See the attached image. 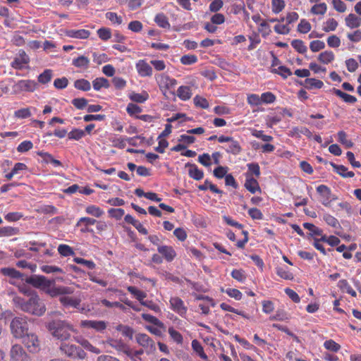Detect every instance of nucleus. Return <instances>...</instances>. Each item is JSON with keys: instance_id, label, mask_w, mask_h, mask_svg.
<instances>
[{"instance_id": "nucleus-54", "label": "nucleus", "mask_w": 361, "mask_h": 361, "mask_svg": "<svg viewBox=\"0 0 361 361\" xmlns=\"http://www.w3.org/2000/svg\"><path fill=\"white\" fill-rule=\"evenodd\" d=\"M323 219L329 226L333 228H338L341 227L338 219L329 214H325L323 216Z\"/></svg>"}, {"instance_id": "nucleus-17", "label": "nucleus", "mask_w": 361, "mask_h": 361, "mask_svg": "<svg viewBox=\"0 0 361 361\" xmlns=\"http://www.w3.org/2000/svg\"><path fill=\"white\" fill-rule=\"evenodd\" d=\"M157 250L159 253L161 254L167 262H172L176 256V252L171 246H158Z\"/></svg>"}, {"instance_id": "nucleus-33", "label": "nucleus", "mask_w": 361, "mask_h": 361, "mask_svg": "<svg viewBox=\"0 0 361 361\" xmlns=\"http://www.w3.org/2000/svg\"><path fill=\"white\" fill-rule=\"evenodd\" d=\"M92 86L94 90L99 91L102 88H109L110 83L106 78L100 77L97 78L92 81Z\"/></svg>"}, {"instance_id": "nucleus-27", "label": "nucleus", "mask_w": 361, "mask_h": 361, "mask_svg": "<svg viewBox=\"0 0 361 361\" xmlns=\"http://www.w3.org/2000/svg\"><path fill=\"white\" fill-rule=\"evenodd\" d=\"M177 96L182 101H187L192 97V90L189 86L182 85L177 90Z\"/></svg>"}, {"instance_id": "nucleus-13", "label": "nucleus", "mask_w": 361, "mask_h": 361, "mask_svg": "<svg viewBox=\"0 0 361 361\" xmlns=\"http://www.w3.org/2000/svg\"><path fill=\"white\" fill-rule=\"evenodd\" d=\"M245 181L244 183V187L247 190H248L252 194H255L257 192H261L262 190L259 186V184L257 180V178H254L250 176V174H245Z\"/></svg>"}, {"instance_id": "nucleus-11", "label": "nucleus", "mask_w": 361, "mask_h": 361, "mask_svg": "<svg viewBox=\"0 0 361 361\" xmlns=\"http://www.w3.org/2000/svg\"><path fill=\"white\" fill-rule=\"evenodd\" d=\"M155 78L161 91L169 90L176 85L177 82L176 79L171 78L166 74H159Z\"/></svg>"}, {"instance_id": "nucleus-56", "label": "nucleus", "mask_w": 361, "mask_h": 361, "mask_svg": "<svg viewBox=\"0 0 361 361\" xmlns=\"http://www.w3.org/2000/svg\"><path fill=\"white\" fill-rule=\"evenodd\" d=\"M59 253L63 257H68L75 254L72 247L68 245L61 244L58 247Z\"/></svg>"}, {"instance_id": "nucleus-31", "label": "nucleus", "mask_w": 361, "mask_h": 361, "mask_svg": "<svg viewBox=\"0 0 361 361\" xmlns=\"http://www.w3.org/2000/svg\"><path fill=\"white\" fill-rule=\"evenodd\" d=\"M317 59L322 63L329 64L334 61L335 55L332 51H324L319 54Z\"/></svg>"}, {"instance_id": "nucleus-51", "label": "nucleus", "mask_w": 361, "mask_h": 361, "mask_svg": "<svg viewBox=\"0 0 361 361\" xmlns=\"http://www.w3.org/2000/svg\"><path fill=\"white\" fill-rule=\"evenodd\" d=\"M291 46L300 54H305L307 52V48L304 42L301 39H293L291 42Z\"/></svg>"}, {"instance_id": "nucleus-1", "label": "nucleus", "mask_w": 361, "mask_h": 361, "mask_svg": "<svg viewBox=\"0 0 361 361\" xmlns=\"http://www.w3.org/2000/svg\"><path fill=\"white\" fill-rule=\"evenodd\" d=\"M13 302L23 312L38 317L42 316L47 310L45 304L35 293L29 294L28 298L15 296Z\"/></svg>"}, {"instance_id": "nucleus-48", "label": "nucleus", "mask_w": 361, "mask_h": 361, "mask_svg": "<svg viewBox=\"0 0 361 361\" xmlns=\"http://www.w3.org/2000/svg\"><path fill=\"white\" fill-rule=\"evenodd\" d=\"M312 26L308 20L305 18L300 20L298 25L297 31L300 33L306 34L311 30Z\"/></svg>"}, {"instance_id": "nucleus-28", "label": "nucleus", "mask_w": 361, "mask_h": 361, "mask_svg": "<svg viewBox=\"0 0 361 361\" xmlns=\"http://www.w3.org/2000/svg\"><path fill=\"white\" fill-rule=\"evenodd\" d=\"M90 59L85 56H80L76 59H74L72 61V64L78 68L87 70L90 66Z\"/></svg>"}, {"instance_id": "nucleus-64", "label": "nucleus", "mask_w": 361, "mask_h": 361, "mask_svg": "<svg viewBox=\"0 0 361 361\" xmlns=\"http://www.w3.org/2000/svg\"><path fill=\"white\" fill-rule=\"evenodd\" d=\"M144 353V350H133L130 348L126 355L132 360V361H141L140 355Z\"/></svg>"}, {"instance_id": "nucleus-26", "label": "nucleus", "mask_w": 361, "mask_h": 361, "mask_svg": "<svg viewBox=\"0 0 361 361\" xmlns=\"http://www.w3.org/2000/svg\"><path fill=\"white\" fill-rule=\"evenodd\" d=\"M108 343L119 353H123L126 355L129 348L128 345L124 343L121 340L111 339Z\"/></svg>"}, {"instance_id": "nucleus-23", "label": "nucleus", "mask_w": 361, "mask_h": 361, "mask_svg": "<svg viewBox=\"0 0 361 361\" xmlns=\"http://www.w3.org/2000/svg\"><path fill=\"white\" fill-rule=\"evenodd\" d=\"M301 135H304L308 138H311L312 137V132L307 128L304 126L293 127L290 131V135L292 137H300Z\"/></svg>"}, {"instance_id": "nucleus-45", "label": "nucleus", "mask_w": 361, "mask_h": 361, "mask_svg": "<svg viewBox=\"0 0 361 361\" xmlns=\"http://www.w3.org/2000/svg\"><path fill=\"white\" fill-rule=\"evenodd\" d=\"M286 7V2L284 0H271V11L275 13H279Z\"/></svg>"}, {"instance_id": "nucleus-61", "label": "nucleus", "mask_w": 361, "mask_h": 361, "mask_svg": "<svg viewBox=\"0 0 361 361\" xmlns=\"http://www.w3.org/2000/svg\"><path fill=\"white\" fill-rule=\"evenodd\" d=\"M324 347L326 350L334 353H337L341 349V345L332 339L326 341L324 343Z\"/></svg>"}, {"instance_id": "nucleus-7", "label": "nucleus", "mask_w": 361, "mask_h": 361, "mask_svg": "<svg viewBox=\"0 0 361 361\" xmlns=\"http://www.w3.org/2000/svg\"><path fill=\"white\" fill-rule=\"evenodd\" d=\"M22 339L29 352L36 353L40 350L41 343L36 334L27 333Z\"/></svg>"}, {"instance_id": "nucleus-16", "label": "nucleus", "mask_w": 361, "mask_h": 361, "mask_svg": "<svg viewBox=\"0 0 361 361\" xmlns=\"http://www.w3.org/2000/svg\"><path fill=\"white\" fill-rule=\"evenodd\" d=\"M68 294L60 295L59 301L65 307H72L78 308L81 302L79 298H73L67 295Z\"/></svg>"}, {"instance_id": "nucleus-57", "label": "nucleus", "mask_w": 361, "mask_h": 361, "mask_svg": "<svg viewBox=\"0 0 361 361\" xmlns=\"http://www.w3.org/2000/svg\"><path fill=\"white\" fill-rule=\"evenodd\" d=\"M170 337L178 344H182L183 342V336L173 327L169 328L168 330Z\"/></svg>"}, {"instance_id": "nucleus-63", "label": "nucleus", "mask_w": 361, "mask_h": 361, "mask_svg": "<svg viewBox=\"0 0 361 361\" xmlns=\"http://www.w3.org/2000/svg\"><path fill=\"white\" fill-rule=\"evenodd\" d=\"M142 108L134 103H129L126 107V111L130 116H136V114L141 113Z\"/></svg>"}, {"instance_id": "nucleus-18", "label": "nucleus", "mask_w": 361, "mask_h": 361, "mask_svg": "<svg viewBox=\"0 0 361 361\" xmlns=\"http://www.w3.org/2000/svg\"><path fill=\"white\" fill-rule=\"evenodd\" d=\"M66 36L71 38L85 39H87L90 35V32L85 29L80 30H66L65 31Z\"/></svg>"}, {"instance_id": "nucleus-14", "label": "nucleus", "mask_w": 361, "mask_h": 361, "mask_svg": "<svg viewBox=\"0 0 361 361\" xmlns=\"http://www.w3.org/2000/svg\"><path fill=\"white\" fill-rule=\"evenodd\" d=\"M135 68L140 77L145 78L152 75V68L145 60H139L135 64Z\"/></svg>"}, {"instance_id": "nucleus-42", "label": "nucleus", "mask_w": 361, "mask_h": 361, "mask_svg": "<svg viewBox=\"0 0 361 361\" xmlns=\"http://www.w3.org/2000/svg\"><path fill=\"white\" fill-rule=\"evenodd\" d=\"M326 11L327 5L324 2L314 4L310 9L311 13L314 15H324Z\"/></svg>"}, {"instance_id": "nucleus-44", "label": "nucleus", "mask_w": 361, "mask_h": 361, "mask_svg": "<svg viewBox=\"0 0 361 361\" xmlns=\"http://www.w3.org/2000/svg\"><path fill=\"white\" fill-rule=\"evenodd\" d=\"M338 22L334 18H329L323 23L322 30L326 32H332L336 30Z\"/></svg>"}, {"instance_id": "nucleus-49", "label": "nucleus", "mask_w": 361, "mask_h": 361, "mask_svg": "<svg viewBox=\"0 0 361 361\" xmlns=\"http://www.w3.org/2000/svg\"><path fill=\"white\" fill-rule=\"evenodd\" d=\"M87 214L94 216L97 218L101 217L104 214V211L96 205L87 206L85 209Z\"/></svg>"}, {"instance_id": "nucleus-53", "label": "nucleus", "mask_w": 361, "mask_h": 361, "mask_svg": "<svg viewBox=\"0 0 361 361\" xmlns=\"http://www.w3.org/2000/svg\"><path fill=\"white\" fill-rule=\"evenodd\" d=\"M272 73L280 75L284 79L292 75V72L290 68L285 66H280L277 68H274L272 70Z\"/></svg>"}, {"instance_id": "nucleus-36", "label": "nucleus", "mask_w": 361, "mask_h": 361, "mask_svg": "<svg viewBox=\"0 0 361 361\" xmlns=\"http://www.w3.org/2000/svg\"><path fill=\"white\" fill-rule=\"evenodd\" d=\"M1 273L4 276H8L14 279H18L23 276L22 274L20 271L15 269L14 268L10 267L2 268L1 269Z\"/></svg>"}, {"instance_id": "nucleus-6", "label": "nucleus", "mask_w": 361, "mask_h": 361, "mask_svg": "<svg viewBox=\"0 0 361 361\" xmlns=\"http://www.w3.org/2000/svg\"><path fill=\"white\" fill-rule=\"evenodd\" d=\"M37 87V83L32 80H20L13 86V91L15 94L22 92H32Z\"/></svg>"}, {"instance_id": "nucleus-62", "label": "nucleus", "mask_w": 361, "mask_h": 361, "mask_svg": "<svg viewBox=\"0 0 361 361\" xmlns=\"http://www.w3.org/2000/svg\"><path fill=\"white\" fill-rule=\"evenodd\" d=\"M197 56L194 54L183 55L180 59V63L183 65L194 64L197 61Z\"/></svg>"}, {"instance_id": "nucleus-9", "label": "nucleus", "mask_w": 361, "mask_h": 361, "mask_svg": "<svg viewBox=\"0 0 361 361\" xmlns=\"http://www.w3.org/2000/svg\"><path fill=\"white\" fill-rule=\"evenodd\" d=\"M136 341L141 345L147 354L152 353L156 349L154 341L145 334H138L135 336Z\"/></svg>"}, {"instance_id": "nucleus-55", "label": "nucleus", "mask_w": 361, "mask_h": 361, "mask_svg": "<svg viewBox=\"0 0 361 361\" xmlns=\"http://www.w3.org/2000/svg\"><path fill=\"white\" fill-rule=\"evenodd\" d=\"M258 32L263 37H267L271 32L270 25L265 20H262L259 25Z\"/></svg>"}, {"instance_id": "nucleus-12", "label": "nucleus", "mask_w": 361, "mask_h": 361, "mask_svg": "<svg viewBox=\"0 0 361 361\" xmlns=\"http://www.w3.org/2000/svg\"><path fill=\"white\" fill-rule=\"evenodd\" d=\"M11 358L13 361H28V355L23 347L19 344H15L10 351Z\"/></svg>"}, {"instance_id": "nucleus-8", "label": "nucleus", "mask_w": 361, "mask_h": 361, "mask_svg": "<svg viewBox=\"0 0 361 361\" xmlns=\"http://www.w3.org/2000/svg\"><path fill=\"white\" fill-rule=\"evenodd\" d=\"M30 61V57L25 50L20 49L11 63V66L15 70H22L27 66Z\"/></svg>"}, {"instance_id": "nucleus-47", "label": "nucleus", "mask_w": 361, "mask_h": 361, "mask_svg": "<svg viewBox=\"0 0 361 361\" xmlns=\"http://www.w3.org/2000/svg\"><path fill=\"white\" fill-rule=\"evenodd\" d=\"M247 171L245 174H250V176H255V178L260 176V167L257 163H250L247 164Z\"/></svg>"}, {"instance_id": "nucleus-29", "label": "nucleus", "mask_w": 361, "mask_h": 361, "mask_svg": "<svg viewBox=\"0 0 361 361\" xmlns=\"http://www.w3.org/2000/svg\"><path fill=\"white\" fill-rule=\"evenodd\" d=\"M154 22L159 27L161 28H170L171 25L169 23V19L164 13H157L154 17Z\"/></svg>"}, {"instance_id": "nucleus-58", "label": "nucleus", "mask_w": 361, "mask_h": 361, "mask_svg": "<svg viewBox=\"0 0 361 361\" xmlns=\"http://www.w3.org/2000/svg\"><path fill=\"white\" fill-rule=\"evenodd\" d=\"M276 96L271 92H266L261 94V104H272L276 101Z\"/></svg>"}, {"instance_id": "nucleus-40", "label": "nucleus", "mask_w": 361, "mask_h": 361, "mask_svg": "<svg viewBox=\"0 0 361 361\" xmlns=\"http://www.w3.org/2000/svg\"><path fill=\"white\" fill-rule=\"evenodd\" d=\"M305 85L307 89H321L324 86V82L316 78H306Z\"/></svg>"}, {"instance_id": "nucleus-37", "label": "nucleus", "mask_w": 361, "mask_h": 361, "mask_svg": "<svg viewBox=\"0 0 361 361\" xmlns=\"http://www.w3.org/2000/svg\"><path fill=\"white\" fill-rule=\"evenodd\" d=\"M19 233V228L12 226H4L0 228V237H10Z\"/></svg>"}, {"instance_id": "nucleus-21", "label": "nucleus", "mask_w": 361, "mask_h": 361, "mask_svg": "<svg viewBox=\"0 0 361 361\" xmlns=\"http://www.w3.org/2000/svg\"><path fill=\"white\" fill-rule=\"evenodd\" d=\"M317 192L323 198L322 204L325 206L328 205L331 199V189L326 185H319L317 188Z\"/></svg>"}, {"instance_id": "nucleus-2", "label": "nucleus", "mask_w": 361, "mask_h": 361, "mask_svg": "<svg viewBox=\"0 0 361 361\" xmlns=\"http://www.w3.org/2000/svg\"><path fill=\"white\" fill-rule=\"evenodd\" d=\"M26 282L33 287L44 290L51 297L59 295L72 294L73 290L71 287L63 286H53L54 281L47 279L44 276L33 275L26 279Z\"/></svg>"}, {"instance_id": "nucleus-25", "label": "nucleus", "mask_w": 361, "mask_h": 361, "mask_svg": "<svg viewBox=\"0 0 361 361\" xmlns=\"http://www.w3.org/2000/svg\"><path fill=\"white\" fill-rule=\"evenodd\" d=\"M345 25L350 29L359 27L361 25V18L353 13H350L345 18Z\"/></svg>"}, {"instance_id": "nucleus-20", "label": "nucleus", "mask_w": 361, "mask_h": 361, "mask_svg": "<svg viewBox=\"0 0 361 361\" xmlns=\"http://www.w3.org/2000/svg\"><path fill=\"white\" fill-rule=\"evenodd\" d=\"M331 166L334 169V171L343 178H353L355 176L353 171H349L348 168L343 165H338L334 162H331Z\"/></svg>"}, {"instance_id": "nucleus-46", "label": "nucleus", "mask_w": 361, "mask_h": 361, "mask_svg": "<svg viewBox=\"0 0 361 361\" xmlns=\"http://www.w3.org/2000/svg\"><path fill=\"white\" fill-rule=\"evenodd\" d=\"M338 286L340 288L344 290L347 293H348L351 296L355 297L357 295L355 290L350 286L347 280H340L338 281Z\"/></svg>"}, {"instance_id": "nucleus-32", "label": "nucleus", "mask_w": 361, "mask_h": 361, "mask_svg": "<svg viewBox=\"0 0 361 361\" xmlns=\"http://www.w3.org/2000/svg\"><path fill=\"white\" fill-rule=\"evenodd\" d=\"M127 290L140 302V304L145 301V298L147 297V293L145 292L137 289L135 286H128Z\"/></svg>"}, {"instance_id": "nucleus-39", "label": "nucleus", "mask_w": 361, "mask_h": 361, "mask_svg": "<svg viewBox=\"0 0 361 361\" xmlns=\"http://www.w3.org/2000/svg\"><path fill=\"white\" fill-rule=\"evenodd\" d=\"M229 143L228 147L226 149L227 153L234 155H237L240 153L242 148L237 140H235L233 137H232V141H229Z\"/></svg>"}, {"instance_id": "nucleus-35", "label": "nucleus", "mask_w": 361, "mask_h": 361, "mask_svg": "<svg viewBox=\"0 0 361 361\" xmlns=\"http://www.w3.org/2000/svg\"><path fill=\"white\" fill-rule=\"evenodd\" d=\"M149 94L146 91H142L141 93L132 92L129 95L131 101L137 103H144L149 99Z\"/></svg>"}, {"instance_id": "nucleus-41", "label": "nucleus", "mask_w": 361, "mask_h": 361, "mask_svg": "<svg viewBox=\"0 0 361 361\" xmlns=\"http://www.w3.org/2000/svg\"><path fill=\"white\" fill-rule=\"evenodd\" d=\"M192 350L203 360H207V355L205 354L203 347L200 341L193 340L191 343Z\"/></svg>"}, {"instance_id": "nucleus-19", "label": "nucleus", "mask_w": 361, "mask_h": 361, "mask_svg": "<svg viewBox=\"0 0 361 361\" xmlns=\"http://www.w3.org/2000/svg\"><path fill=\"white\" fill-rule=\"evenodd\" d=\"M185 167H189L188 175L190 178L196 180H202L204 177V172L202 170L198 169L195 164L188 163Z\"/></svg>"}, {"instance_id": "nucleus-3", "label": "nucleus", "mask_w": 361, "mask_h": 361, "mask_svg": "<svg viewBox=\"0 0 361 361\" xmlns=\"http://www.w3.org/2000/svg\"><path fill=\"white\" fill-rule=\"evenodd\" d=\"M46 328L54 338L61 342L68 341L71 332H76L73 324L66 320L53 319L46 324Z\"/></svg>"}, {"instance_id": "nucleus-60", "label": "nucleus", "mask_w": 361, "mask_h": 361, "mask_svg": "<svg viewBox=\"0 0 361 361\" xmlns=\"http://www.w3.org/2000/svg\"><path fill=\"white\" fill-rule=\"evenodd\" d=\"M85 135V131L78 128H74L68 133V139L74 140H79Z\"/></svg>"}, {"instance_id": "nucleus-24", "label": "nucleus", "mask_w": 361, "mask_h": 361, "mask_svg": "<svg viewBox=\"0 0 361 361\" xmlns=\"http://www.w3.org/2000/svg\"><path fill=\"white\" fill-rule=\"evenodd\" d=\"M37 154L42 157V161L46 164H52L55 167L62 166V163L59 160L54 159V157L48 152L39 151L37 152Z\"/></svg>"}, {"instance_id": "nucleus-59", "label": "nucleus", "mask_w": 361, "mask_h": 361, "mask_svg": "<svg viewBox=\"0 0 361 361\" xmlns=\"http://www.w3.org/2000/svg\"><path fill=\"white\" fill-rule=\"evenodd\" d=\"M193 102H194V104L197 107H200L203 109H207L209 106L208 101L204 97H200L199 95H196L194 97Z\"/></svg>"}, {"instance_id": "nucleus-38", "label": "nucleus", "mask_w": 361, "mask_h": 361, "mask_svg": "<svg viewBox=\"0 0 361 361\" xmlns=\"http://www.w3.org/2000/svg\"><path fill=\"white\" fill-rule=\"evenodd\" d=\"M276 274L285 280H292L293 274L288 270L287 267H278L276 269Z\"/></svg>"}, {"instance_id": "nucleus-10", "label": "nucleus", "mask_w": 361, "mask_h": 361, "mask_svg": "<svg viewBox=\"0 0 361 361\" xmlns=\"http://www.w3.org/2000/svg\"><path fill=\"white\" fill-rule=\"evenodd\" d=\"M170 308L179 314L180 317L185 318L188 308L185 305L183 300L179 297H171L169 300Z\"/></svg>"}, {"instance_id": "nucleus-5", "label": "nucleus", "mask_w": 361, "mask_h": 361, "mask_svg": "<svg viewBox=\"0 0 361 361\" xmlns=\"http://www.w3.org/2000/svg\"><path fill=\"white\" fill-rule=\"evenodd\" d=\"M11 331L16 338H22L28 331V323L26 317H16L10 324Z\"/></svg>"}, {"instance_id": "nucleus-43", "label": "nucleus", "mask_w": 361, "mask_h": 361, "mask_svg": "<svg viewBox=\"0 0 361 361\" xmlns=\"http://www.w3.org/2000/svg\"><path fill=\"white\" fill-rule=\"evenodd\" d=\"M74 87L79 90L87 92L91 89V84L87 80L78 79L75 81Z\"/></svg>"}, {"instance_id": "nucleus-30", "label": "nucleus", "mask_w": 361, "mask_h": 361, "mask_svg": "<svg viewBox=\"0 0 361 361\" xmlns=\"http://www.w3.org/2000/svg\"><path fill=\"white\" fill-rule=\"evenodd\" d=\"M332 91L337 97L342 99L346 103L354 104L357 102V98L355 96L348 94L341 90L334 88Z\"/></svg>"}, {"instance_id": "nucleus-22", "label": "nucleus", "mask_w": 361, "mask_h": 361, "mask_svg": "<svg viewBox=\"0 0 361 361\" xmlns=\"http://www.w3.org/2000/svg\"><path fill=\"white\" fill-rule=\"evenodd\" d=\"M83 327L92 328L97 331L104 330L106 327V323L103 321L84 320L81 322Z\"/></svg>"}, {"instance_id": "nucleus-50", "label": "nucleus", "mask_w": 361, "mask_h": 361, "mask_svg": "<svg viewBox=\"0 0 361 361\" xmlns=\"http://www.w3.org/2000/svg\"><path fill=\"white\" fill-rule=\"evenodd\" d=\"M52 78V71L51 69H46L43 73L39 75L37 79L38 82L42 84H47Z\"/></svg>"}, {"instance_id": "nucleus-34", "label": "nucleus", "mask_w": 361, "mask_h": 361, "mask_svg": "<svg viewBox=\"0 0 361 361\" xmlns=\"http://www.w3.org/2000/svg\"><path fill=\"white\" fill-rule=\"evenodd\" d=\"M74 338L75 341L80 343L85 349L96 354H99L100 353V350L97 348L93 346L87 340L79 337H75Z\"/></svg>"}, {"instance_id": "nucleus-4", "label": "nucleus", "mask_w": 361, "mask_h": 361, "mask_svg": "<svg viewBox=\"0 0 361 361\" xmlns=\"http://www.w3.org/2000/svg\"><path fill=\"white\" fill-rule=\"evenodd\" d=\"M59 350L63 355L72 359L84 360L87 356L86 353L82 348L68 341L61 342Z\"/></svg>"}, {"instance_id": "nucleus-52", "label": "nucleus", "mask_w": 361, "mask_h": 361, "mask_svg": "<svg viewBox=\"0 0 361 361\" xmlns=\"http://www.w3.org/2000/svg\"><path fill=\"white\" fill-rule=\"evenodd\" d=\"M302 226L305 229H307L308 231H310V235L312 236V235H322V234L323 233V231L321 228H318L313 224L305 222L302 224Z\"/></svg>"}, {"instance_id": "nucleus-15", "label": "nucleus", "mask_w": 361, "mask_h": 361, "mask_svg": "<svg viewBox=\"0 0 361 361\" xmlns=\"http://www.w3.org/2000/svg\"><path fill=\"white\" fill-rule=\"evenodd\" d=\"M97 223V220L90 217H81L77 222L76 226L80 228V232L82 233H93V230L90 228V226L94 225Z\"/></svg>"}]
</instances>
